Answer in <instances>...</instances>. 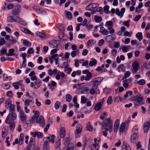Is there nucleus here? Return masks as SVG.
I'll use <instances>...</instances> for the list:
<instances>
[{"label":"nucleus","mask_w":150,"mask_h":150,"mask_svg":"<svg viewBox=\"0 0 150 150\" xmlns=\"http://www.w3.org/2000/svg\"><path fill=\"white\" fill-rule=\"evenodd\" d=\"M102 125L103 128H107L111 133L113 131V121L110 118H106L103 121Z\"/></svg>","instance_id":"1"},{"label":"nucleus","mask_w":150,"mask_h":150,"mask_svg":"<svg viewBox=\"0 0 150 150\" xmlns=\"http://www.w3.org/2000/svg\"><path fill=\"white\" fill-rule=\"evenodd\" d=\"M7 20L8 21L13 22L15 21L20 23V24L25 25L26 23L23 19L18 16H16L14 17L13 16H9L7 18Z\"/></svg>","instance_id":"2"},{"label":"nucleus","mask_w":150,"mask_h":150,"mask_svg":"<svg viewBox=\"0 0 150 150\" xmlns=\"http://www.w3.org/2000/svg\"><path fill=\"white\" fill-rule=\"evenodd\" d=\"M90 83L88 82L83 83H80L79 88V90L81 91L79 92V93H85L89 91V88L87 86H90Z\"/></svg>","instance_id":"3"},{"label":"nucleus","mask_w":150,"mask_h":150,"mask_svg":"<svg viewBox=\"0 0 150 150\" xmlns=\"http://www.w3.org/2000/svg\"><path fill=\"white\" fill-rule=\"evenodd\" d=\"M103 79V77H98L92 79L90 83L92 84V86L97 88L98 86L101 83Z\"/></svg>","instance_id":"4"},{"label":"nucleus","mask_w":150,"mask_h":150,"mask_svg":"<svg viewBox=\"0 0 150 150\" xmlns=\"http://www.w3.org/2000/svg\"><path fill=\"white\" fill-rule=\"evenodd\" d=\"M17 117V115L16 112H10L8 114L5 122L7 124L10 123L11 121H13L15 120Z\"/></svg>","instance_id":"5"},{"label":"nucleus","mask_w":150,"mask_h":150,"mask_svg":"<svg viewBox=\"0 0 150 150\" xmlns=\"http://www.w3.org/2000/svg\"><path fill=\"white\" fill-rule=\"evenodd\" d=\"M113 23L111 21H108L106 22L105 26L107 27L108 29L110 31V34H113L115 33V30L113 28Z\"/></svg>","instance_id":"6"},{"label":"nucleus","mask_w":150,"mask_h":150,"mask_svg":"<svg viewBox=\"0 0 150 150\" xmlns=\"http://www.w3.org/2000/svg\"><path fill=\"white\" fill-rule=\"evenodd\" d=\"M134 100L136 103V105H141L144 103V99L142 97L135 96L134 98Z\"/></svg>","instance_id":"7"},{"label":"nucleus","mask_w":150,"mask_h":150,"mask_svg":"<svg viewBox=\"0 0 150 150\" xmlns=\"http://www.w3.org/2000/svg\"><path fill=\"white\" fill-rule=\"evenodd\" d=\"M5 39L8 41L7 44L8 45H11L13 43L16 42V40L14 39L13 37L10 35H6Z\"/></svg>","instance_id":"8"},{"label":"nucleus","mask_w":150,"mask_h":150,"mask_svg":"<svg viewBox=\"0 0 150 150\" xmlns=\"http://www.w3.org/2000/svg\"><path fill=\"white\" fill-rule=\"evenodd\" d=\"M94 140V144H92V146L96 150H98L100 148L99 143L100 141V138L98 137L95 138Z\"/></svg>","instance_id":"9"},{"label":"nucleus","mask_w":150,"mask_h":150,"mask_svg":"<svg viewBox=\"0 0 150 150\" xmlns=\"http://www.w3.org/2000/svg\"><path fill=\"white\" fill-rule=\"evenodd\" d=\"M21 6L19 4H18L15 6V8L14 9L12 12V13L13 16L18 15L21 12Z\"/></svg>","instance_id":"10"},{"label":"nucleus","mask_w":150,"mask_h":150,"mask_svg":"<svg viewBox=\"0 0 150 150\" xmlns=\"http://www.w3.org/2000/svg\"><path fill=\"white\" fill-rule=\"evenodd\" d=\"M22 100L24 102V105L25 106H28L30 105H33L34 103V100L26 99L25 98H24L23 97Z\"/></svg>","instance_id":"11"},{"label":"nucleus","mask_w":150,"mask_h":150,"mask_svg":"<svg viewBox=\"0 0 150 150\" xmlns=\"http://www.w3.org/2000/svg\"><path fill=\"white\" fill-rule=\"evenodd\" d=\"M36 122L39 124L40 126L42 127H43L45 124V121L44 118L42 116H40L38 120L36 121Z\"/></svg>","instance_id":"12"},{"label":"nucleus","mask_w":150,"mask_h":150,"mask_svg":"<svg viewBox=\"0 0 150 150\" xmlns=\"http://www.w3.org/2000/svg\"><path fill=\"white\" fill-rule=\"evenodd\" d=\"M139 64L138 62L136 61L134 62L132 65L133 69L132 72L133 74H135L138 70Z\"/></svg>","instance_id":"13"},{"label":"nucleus","mask_w":150,"mask_h":150,"mask_svg":"<svg viewBox=\"0 0 150 150\" xmlns=\"http://www.w3.org/2000/svg\"><path fill=\"white\" fill-rule=\"evenodd\" d=\"M98 6L97 3H93L87 6L86 7V9L88 10H92Z\"/></svg>","instance_id":"14"},{"label":"nucleus","mask_w":150,"mask_h":150,"mask_svg":"<svg viewBox=\"0 0 150 150\" xmlns=\"http://www.w3.org/2000/svg\"><path fill=\"white\" fill-rule=\"evenodd\" d=\"M19 113V117L20 118L21 120L23 122L25 121L26 119V115L24 112L23 111H20Z\"/></svg>","instance_id":"15"},{"label":"nucleus","mask_w":150,"mask_h":150,"mask_svg":"<svg viewBox=\"0 0 150 150\" xmlns=\"http://www.w3.org/2000/svg\"><path fill=\"white\" fill-rule=\"evenodd\" d=\"M97 88L92 86V88L90 91V93L92 95H93L95 94H99L100 91L98 90H97Z\"/></svg>","instance_id":"16"},{"label":"nucleus","mask_w":150,"mask_h":150,"mask_svg":"<svg viewBox=\"0 0 150 150\" xmlns=\"http://www.w3.org/2000/svg\"><path fill=\"white\" fill-rule=\"evenodd\" d=\"M97 88L92 86V88L90 91V93L92 95H93L95 94H99L100 91L98 90H97Z\"/></svg>","instance_id":"17"},{"label":"nucleus","mask_w":150,"mask_h":150,"mask_svg":"<svg viewBox=\"0 0 150 150\" xmlns=\"http://www.w3.org/2000/svg\"><path fill=\"white\" fill-rule=\"evenodd\" d=\"M120 120L119 119H117L114 124L113 130L115 132H116L119 128Z\"/></svg>","instance_id":"18"},{"label":"nucleus","mask_w":150,"mask_h":150,"mask_svg":"<svg viewBox=\"0 0 150 150\" xmlns=\"http://www.w3.org/2000/svg\"><path fill=\"white\" fill-rule=\"evenodd\" d=\"M150 125V122L148 121H146L144 123L143 126V130L144 133H147L149 130Z\"/></svg>","instance_id":"19"},{"label":"nucleus","mask_w":150,"mask_h":150,"mask_svg":"<svg viewBox=\"0 0 150 150\" xmlns=\"http://www.w3.org/2000/svg\"><path fill=\"white\" fill-rule=\"evenodd\" d=\"M126 123L125 122H122L120 125L119 132L120 133H123L125 130Z\"/></svg>","instance_id":"20"},{"label":"nucleus","mask_w":150,"mask_h":150,"mask_svg":"<svg viewBox=\"0 0 150 150\" xmlns=\"http://www.w3.org/2000/svg\"><path fill=\"white\" fill-rule=\"evenodd\" d=\"M65 130L64 127H62L60 128V137L63 138L65 136Z\"/></svg>","instance_id":"21"},{"label":"nucleus","mask_w":150,"mask_h":150,"mask_svg":"<svg viewBox=\"0 0 150 150\" xmlns=\"http://www.w3.org/2000/svg\"><path fill=\"white\" fill-rule=\"evenodd\" d=\"M99 32L103 35H108L109 33L108 31L105 29V28L103 27H101L100 28V30Z\"/></svg>","instance_id":"22"},{"label":"nucleus","mask_w":150,"mask_h":150,"mask_svg":"<svg viewBox=\"0 0 150 150\" xmlns=\"http://www.w3.org/2000/svg\"><path fill=\"white\" fill-rule=\"evenodd\" d=\"M20 29L21 31L24 32L25 33L28 34L32 35H33V33L26 28L21 27H20Z\"/></svg>","instance_id":"23"},{"label":"nucleus","mask_w":150,"mask_h":150,"mask_svg":"<svg viewBox=\"0 0 150 150\" xmlns=\"http://www.w3.org/2000/svg\"><path fill=\"white\" fill-rule=\"evenodd\" d=\"M34 83L35 84L34 88L36 89L39 88L42 85L41 81L40 79H38L35 81Z\"/></svg>","instance_id":"24"},{"label":"nucleus","mask_w":150,"mask_h":150,"mask_svg":"<svg viewBox=\"0 0 150 150\" xmlns=\"http://www.w3.org/2000/svg\"><path fill=\"white\" fill-rule=\"evenodd\" d=\"M47 139L48 140L49 142L54 143V139L55 136L54 135H50L48 137H46Z\"/></svg>","instance_id":"25"},{"label":"nucleus","mask_w":150,"mask_h":150,"mask_svg":"<svg viewBox=\"0 0 150 150\" xmlns=\"http://www.w3.org/2000/svg\"><path fill=\"white\" fill-rule=\"evenodd\" d=\"M138 137V135L137 134H136V133L133 134H132L131 135V141L132 142H135L137 140Z\"/></svg>","instance_id":"26"},{"label":"nucleus","mask_w":150,"mask_h":150,"mask_svg":"<svg viewBox=\"0 0 150 150\" xmlns=\"http://www.w3.org/2000/svg\"><path fill=\"white\" fill-rule=\"evenodd\" d=\"M82 126L80 125H77L76 132H75V133L76 134H80L82 132Z\"/></svg>","instance_id":"27"},{"label":"nucleus","mask_w":150,"mask_h":150,"mask_svg":"<svg viewBox=\"0 0 150 150\" xmlns=\"http://www.w3.org/2000/svg\"><path fill=\"white\" fill-rule=\"evenodd\" d=\"M91 60L89 62V66L91 67H92L93 66H95L97 64V60L94 58H92Z\"/></svg>","instance_id":"28"},{"label":"nucleus","mask_w":150,"mask_h":150,"mask_svg":"<svg viewBox=\"0 0 150 150\" xmlns=\"http://www.w3.org/2000/svg\"><path fill=\"white\" fill-rule=\"evenodd\" d=\"M14 51L15 50L13 49H10L8 50V53L6 54V55L8 57L13 56L15 54Z\"/></svg>","instance_id":"29"},{"label":"nucleus","mask_w":150,"mask_h":150,"mask_svg":"<svg viewBox=\"0 0 150 150\" xmlns=\"http://www.w3.org/2000/svg\"><path fill=\"white\" fill-rule=\"evenodd\" d=\"M102 106V104L101 102H98L95 105L94 109L96 111H98L101 109Z\"/></svg>","instance_id":"30"},{"label":"nucleus","mask_w":150,"mask_h":150,"mask_svg":"<svg viewBox=\"0 0 150 150\" xmlns=\"http://www.w3.org/2000/svg\"><path fill=\"white\" fill-rule=\"evenodd\" d=\"M1 86L5 90L9 89L11 87L10 85L7 83H2L1 84Z\"/></svg>","instance_id":"31"},{"label":"nucleus","mask_w":150,"mask_h":150,"mask_svg":"<svg viewBox=\"0 0 150 150\" xmlns=\"http://www.w3.org/2000/svg\"><path fill=\"white\" fill-rule=\"evenodd\" d=\"M24 138V134L22 133L20 134L19 140L18 144L19 145H21L23 142Z\"/></svg>","instance_id":"32"},{"label":"nucleus","mask_w":150,"mask_h":150,"mask_svg":"<svg viewBox=\"0 0 150 150\" xmlns=\"http://www.w3.org/2000/svg\"><path fill=\"white\" fill-rule=\"evenodd\" d=\"M7 128L4 127L2 131V136L3 138H5L7 136Z\"/></svg>","instance_id":"33"},{"label":"nucleus","mask_w":150,"mask_h":150,"mask_svg":"<svg viewBox=\"0 0 150 150\" xmlns=\"http://www.w3.org/2000/svg\"><path fill=\"white\" fill-rule=\"evenodd\" d=\"M12 103V101L10 98H8L6 100L5 103V106L7 108Z\"/></svg>","instance_id":"34"},{"label":"nucleus","mask_w":150,"mask_h":150,"mask_svg":"<svg viewBox=\"0 0 150 150\" xmlns=\"http://www.w3.org/2000/svg\"><path fill=\"white\" fill-rule=\"evenodd\" d=\"M51 58L54 60L55 64H57L58 63V55L57 54H55L52 56Z\"/></svg>","instance_id":"35"},{"label":"nucleus","mask_w":150,"mask_h":150,"mask_svg":"<svg viewBox=\"0 0 150 150\" xmlns=\"http://www.w3.org/2000/svg\"><path fill=\"white\" fill-rule=\"evenodd\" d=\"M92 76V74L91 72L88 73L85 77V81H88L91 79Z\"/></svg>","instance_id":"36"},{"label":"nucleus","mask_w":150,"mask_h":150,"mask_svg":"<svg viewBox=\"0 0 150 150\" xmlns=\"http://www.w3.org/2000/svg\"><path fill=\"white\" fill-rule=\"evenodd\" d=\"M49 143L47 141L45 142L43 146V150H49Z\"/></svg>","instance_id":"37"},{"label":"nucleus","mask_w":150,"mask_h":150,"mask_svg":"<svg viewBox=\"0 0 150 150\" xmlns=\"http://www.w3.org/2000/svg\"><path fill=\"white\" fill-rule=\"evenodd\" d=\"M59 39L62 40H65L67 39V36L65 35L62 34L59 36Z\"/></svg>","instance_id":"38"},{"label":"nucleus","mask_w":150,"mask_h":150,"mask_svg":"<svg viewBox=\"0 0 150 150\" xmlns=\"http://www.w3.org/2000/svg\"><path fill=\"white\" fill-rule=\"evenodd\" d=\"M96 71L100 73H102L106 71L107 69L105 68H104L103 69H101V68L100 66H98L97 68L96 69Z\"/></svg>","instance_id":"39"},{"label":"nucleus","mask_w":150,"mask_h":150,"mask_svg":"<svg viewBox=\"0 0 150 150\" xmlns=\"http://www.w3.org/2000/svg\"><path fill=\"white\" fill-rule=\"evenodd\" d=\"M139 129L137 125H135L134 126L132 129L133 134H138V130Z\"/></svg>","instance_id":"40"},{"label":"nucleus","mask_w":150,"mask_h":150,"mask_svg":"<svg viewBox=\"0 0 150 150\" xmlns=\"http://www.w3.org/2000/svg\"><path fill=\"white\" fill-rule=\"evenodd\" d=\"M8 107H9L10 112H15L14 109L15 106L14 104H11Z\"/></svg>","instance_id":"41"},{"label":"nucleus","mask_w":150,"mask_h":150,"mask_svg":"<svg viewBox=\"0 0 150 150\" xmlns=\"http://www.w3.org/2000/svg\"><path fill=\"white\" fill-rule=\"evenodd\" d=\"M87 129L89 131H92L93 130V126L90 124V122H88L86 126Z\"/></svg>","instance_id":"42"},{"label":"nucleus","mask_w":150,"mask_h":150,"mask_svg":"<svg viewBox=\"0 0 150 150\" xmlns=\"http://www.w3.org/2000/svg\"><path fill=\"white\" fill-rule=\"evenodd\" d=\"M10 124L9 128L11 130L13 131L15 127V124L14 121H11L10 123H9Z\"/></svg>","instance_id":"43"},{"label":"nucleus","mask_w":150,"mask_h":150,"mask_svg":"<svg viewBox=\"0 0 150 150\" xmlns=\"http://www.w3.org/2000/svg\"><path fill=\"white\" fill-rule=\"evenodd\" d=\"M136 36L138 39L141 41L143 39L142 34L141 32H138L136 35Z\"/></svg>","instance_id":"44"},{"label":"nucleus","mask_w":150,"mask_h":150,"mask_svg":"<svg viewBox=\"0 0 150 150\" xmlns=\"http://www.w3.org/2000/svg\"><path fill=\"white\" fill-rule=\"evenodd\" d=\"M117 69H118V71L120 72V69H121V71L123 72H125V68L123 64H121L119 66L117 67Z\"/></svg>","instance_id":"45"},{"label":"nucleus","mask_w":150,"mask_h":150,"mask_svg":"<svg viewBox=\"0 0 150 150\" xmlns=\"http://www.w3.org/2000/svg\"><path fill=\"white\" fill-rule=\"evenodd\" d=\"M35 34L40 37L41 38H45L46 36L45 35L44 33H41L39 31H37L35 33Z\"/></svg>","instance_id":"46"},{"label":"nucleus","mask_w":150,"mask_h":150,"mask_svg":"<svg viewBox=\"0 0 150 150\" xmlns=\"http://www.w3.org/2000/svg\"><path fill=\"white\" fill-rule=\"evenodd\" d=\"M94 18L95 21L97 23H100L102 21V18L100 16H95Z\"/></svg>","instance_id":"47"},{"label":"nucleus","mask_w":150,"mask_h":150,"mask_svg":"<svg viewBox=\"0 0 150 150\" xmlns=\"http://www.w3.org/2000/svg\"><path fill=\"white\" fill-rule=\"evenodd\" d=\"M130 48V47L129 45L123 46L122 48V51L124 52H126Z\"/></svg>","instance_id":"48"},{"label":"nucleus","mask_w":150,"mask_h":150,"mask_svg":"<svg viewBox=\"0 0 150 150\" xmlns=\"http://www.w3.org/2000/svg\"><path fill=\"white\" fill-rule=\"evenodd\" d=\"M72 98V96L69 94H67L66 96V100L67 102H70Z\"/></svg>","instance_id":"49"},{"label":"nucleus","mask_w":150,"mask_h":150,"mask_svg":"<svg viewBox=\"0 0 150 150\" xmlns=\"http://www.w3.org/2000/svg\"><path fill=\"white\" fill-rule=\"evenodd\" d=\"M109 7L108 5H106L104 7V12L108 14H110V12L108 11Z\"/></svg>","instance_id":"50"},{"label":"nucleus","mask_w":150,"mask_h":150,"mask_svg":"<svg viewBox=\"0 0 150 150\" xmlns=\"http://www.w3.org/2000/svg\"><path fill=\"white\" fill-rule=\"evenodd\" d=\"M61 142L60 139H59L57 141H56L54 145L56 149L57 148L59 147L60 145Z\"/></svg>","instance_id":"51"},{"label":"nucleus","mask_w":150,"mask_h":150,"mask_svg":"<svg viewBox=\"0 0 150 150\" xmlns=\"http://www.w3.org/2000/svg\"><path fill=\"white\" fill-rule=\"evenodd\" d=\"M79 53V52L78 50L73 51L71 52V55L72 57H74L76 56V54H78Z\"/></svg>","instance_id":"52"},{"label":"nucleus","mask_w":150,"mask_h":150,"mask_svg":"<svg viewBox=\"0 0 150 150\" xmlns=\"http://www.w3.org/2000/svg\"><path fill=\"white\" fill-rule=\"evenodd\" d=\"M114 101L116 102H120L122 101V99L120 97L116 96L114 98Z\"/></svg>","instance_id":"53"},{"label":"nucleus","mask_w":150,"mask_h":150,"mask_svg":"<svg viewBox=\"0 0 150 150\" xmlns=\"http://www.w3.org/2000/svg\"><path fill=\"white\" fill-rule=\"evenodd\" d=\"M61 103L58 101H57L54 104V107L57 110L59 108Z\"/></svg>","instance_id":"54"},{"label":"nucleus","mask_w":150,"mask_h":150,"mask_svg":"<svg viewBox=\"0 0 150 150\" xmlns=\"http://www.w3.org/2000/svg\"><path fill=\"white\" fill-rule=\"evenodd\" d=\"M87 99L84 96H82L81 98V103L84 104L86 103Z\"/></svg>","instance_id":"55"},{"label":"nucleus","mask_w":150,"mask_h":150,"mask_svg":"<svg viewBox=\"0 0 150 150\" xmlns=\"http://www.w3.org/2000/svg\"><path fill=\"white\" fill-rule=\"evenodd\" d=\"M23 43L24 45L26 46H30L31 45V43L27 40H24Z\"/></svg>","instance_id":"56"},{"label":"nucleus","mask_w":150,"mask_h":150,"mask_svg":"<svg viewBox=\"0 0 150 150\" xmlns=\"http://www.w3.org/2000/svg\"><path fill=\"white\" fill-rule=\"evenodd\" d=\"M137 83L140 85H143L145 83V81L144 79H142L137 81Z\"/></svg>","instance_id":"57"},{"label":"nucleus","mask_w":150,"mask_h":150,"mask_svg":"<svg viewBox=\"0 0 150 150\" xmlns=\"http://www.w3.org/2000/svg\"><path fill=\"white\" fill-rule=\"evenodd\" d=\"M112 102V96H110L108 99L107 101V103L108 105H109L111 104Z\"/></svg>","instance_id":"58"},{"label":"nucleus","mask_w":150,"mask_h":150,"mask_svg":"<svg viewBox=\"0 0 150 150\" xmlns=\"http://www.w3.org/2000/svg\"><path fill=\"white\" fill-rule=\"evenodd\" d=\"M2 76L3 78V80L4 81H6L8 80L9 77L8 76L7 74L5 73H4L3 74Z\"/></svg>","instance_id":"59"},{"label":"nucleus","mask_w":150,"mask_h":150,"mask_svg":"<svg viewBox=\"0 0 150 150\" xmlns=\"http://www.w3.org/2000/svg\"><path fill=\"white\" fill-rule=\"evenodd\" d=\"M33 112L34 113V114L33 116L36 117L38 118L40 115L39 112L38 111L35 110L33 111Z\"/></svg>","instance_id":"60"},{"label":"nucleus","mask_w":150,"mask_h":150,"mask_svg":"<svg viewBox=\"0 0 150 150\" xmlns=\"http://www.w3.org/2000/svg\"><path fill=\"white\" fill-rule=\"evenodd\" d=\"M130 22V20H128L126 21H125L123 22V24L127 26V27L129 28V23Z\"/></svg>","instance_id":"61"},{"label":"nucleus","mask_w":150,"mask_h":150,"mask_svg":"<svg viewBox=\"0 0 150 150\" xmlns=\"http://www.w3.org/2000/svg\"><path fill=\"white\" fill-rule=\"evenodd\" d=\"M105 129V131H103V134L105 137H106L108 134L107 132L109 131V129L107 128H104Z\"/></svg>","instance_id":"62"},{"label":"nucleus","mask_w":150,"mask_h":150,"mask_svg":"<svg viewBox=\"0 0 150 150\" xmlns=\"http://www.w3.org/2000/svg\"><path fill=\"white\" fill-rule=\"evenodd\" d=\"M106 40L109 42H111L112 40V39L110 35H107L105 37Z\"/></svg>","instance_id":"63"},{"label":"nucleus","mask_w":150,"mask_h":150,"mask_svg":"<svg viewBox=\"0 0 150 150\" xmlns=\"http://www.w3.org/2000/svg\"><path fill=\"white\" fill-rule=\"evenodd\" d=\"M6 95L8 97H11L13 96L12 92L11 91H7L6 93Z\"/></svg>","instance_id":"64"}]
</instances>
